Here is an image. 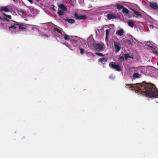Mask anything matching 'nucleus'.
Returning a JSON list of instances; mask_svg holds the SVG:
<instances>
[{"label":"nucleus","instance_id":"nucleus-1","mask_svg":"<svg viewBox=\"0 0 158 158\" xmlns=\"http://www.w3.org/2000/svg\"><path fill=\"white\" fill-rule=\"evenodd\" d=\"M126 87L143 95L150 98L158 97V90L154 85L151 83H147L145 81L143 82L142 84L137 83L133 85L127 84Z\"/></svg>","mask_w":158,"mask_h":158},{"label":"nucleus","instance_id":"nucleus-2","mask_svg":"<svg viewBox=\"0 0 158 158\" xmlns=\"http://www.w3.org/2000/svg\"><path fill=\"white\" fill-rule=\"evenodd\" d=\"M110 68L115 69L117 71H120L121 70V67L118 64H116L114 62H111L109 64Z\"/></svg>","mask_w":158,"mask_h":158},{"label":"nucleus","instance_id":"nucleus-3","mask_svg":"<svg viewBox=\"0 0 158 158\" xmlns=\"http://www.w3.org/2000/svg\"><path fill=\"white\" fill-rule=\"evenodd\" d=\"M93 46L94 47V48L97 51H100L102 50L103 47L102 44H98L96 43H93L92 44Z\"/></svg>","mask_w":158,"mask_h":158},{"label":"nucleus","instance_id":"nucleus-4","mask_svg":"<svg viewBox=\"0 0 158 158\" xmlns=\"http://www.w3.org/2000/svg\"><path fill=\"white\" fill-rule=\"evenodd\" d=\"M74 16L75 18L77 19L85 20L86 18L85 15H79L77 13H75L74 14Z\"/></svg>","mask_w":158,"mask_h":158},{"label":"nucleus","instance_id":"nucleus-5","mask_svg":"<svg viewBox=\"0 0 158 158\" xmlns=\"http://www.w3.org/2000/svg\"><path fill=\"white\" fill-rule=\"evenodd\" d=\"M78 39L79 38L78 37V38H76L75 39L72 38V39H70V42L74 46L76 47L78 45Z\"/></svg>","mask_w":158,"mask_h":158},{"label":"nucleus","instance_id":"nucleus-6","mask_svg":"<svg viewBox=\"0 0 158 158\" xmlns=\"http://www.w3.org/2000/svg\"><path fill=\"white\" fill-rule=\"evenodd\" d=\"M114 46L116 50V52H118L121 49L120 44L118 43H116L115 41L114 42Z\"/></svg>","mask_w":158,"mask_h":158},{"label":"nucleus","instance_id":"nucleus-7","mask_svg":"<svg viewBox=\"0 0 158 158\" xmlns=\"http://www.w3.org/2000/svg\"><path fill=\"white\" fill-rule=\"evenodd\" d=\"M64 39L65 40H69L70 41V39H75L76 38H78V37L74 36H69L67 35H64Z\"/></svg>","mask_w":158,"mask_h":158},{"label":"nucleus","instance_id":"nucleus-8","mask_svg":"<svg viewBox=\"0 0 158 158\" xmlns=\"http://www.w3.org/2000/svg\"><path fill=\"white\" fill-rule=\"evenodd\" d=\"M149 6L151 8L155 10H158V5L156 2H151Z\"/></svg>","mask_w":158,"mask_h":158},{"label":"nucleus","instance_id":"nucleus-9","mask_svg":"<svg viewBox=\"0 0 158 158\" xmlns=\"http://www.w3.org/2000/svg\"><path fill=\"white\" fill-rule=\"evenodd\" d=\"M133 11V12H134L135 15L134 16L136 18H138V16H139L140 17H142V15L138 11L135 10H134L133 9H131Z\"/></svg>","mask_w":158,"mask_h":158},{"label":"nucleus","instance_id":"nucleus-10","mask_svg":"<svg viewBox=\"0 0 158 158\" xmlns=\"http://www.w3.org/2000/svg\"><path fill=\"white\" fill-rule=\"evenodd\" d=\"M141 76L138 73H134L133 75V78L132 80H133L136 78H139Z\"/></svg>","mask_w":158,"mask_h":158},{"label":"nucleus","instance_id":"nucleus-11","mask_svg":"<svg viewBox=\"0 0 158 158\" xmlns=\"http://www.w3.org/2000/svg\"><path fill=\"white\" fill-rule=\"evenodd\" d=\"M107 59L105 58H100L99 59L98 61L101 63L104 64L107 62Z\"/></svg>","mask_w":158,"mask_h":158},{"label":"nucleus","instance_id":"nucleus-12","mask_svg":"<svg viewBox=\"0 0 158 158\" xmlns=\"http://www.w3.org/2000/svg\"><path fill=\"white\" fill-rule=\"evenodd\" d=\"M124 31L123 29L118 30L116 32V34L119 36H122L123 35L124 33Z\"/></svg>","mask_w":158,"mask_h":158},{"label":"nucleus","instance_id":"nucleus-13","mask_svg":"<svg viewBox=\"0 0 158 158\" xmlns=\"http://www.w3.org/2000/svg\"><path fill=\"white\" fill-rule=\"evenodd\" d=\"M107 17L108 19H111L116 18V17L114 15L111 14L108 15Z\"/></svg>","mask_w":158,"mask_h":158},{"label":"nucleus","instance_id":"nucleus-14","mask_svg":"<svg viewBox=\"0 0 158 158\" xmlns=\"http://www.w3.org/2000/svg\"><path fill=\"white\" fill-rule=\"evenodd\" d=\"M64 20L65 21H67L69 23L72 24L75 22V20L72 19H64Z\"/></svg>","mask_w":158,"mask_h":158},{"label":"nucleus","instance_id":"nucleus-15","mask_svg":"<svg viewBox=\"0 0 158 158\" xmlns=\"http://www.w3.org/2000/svg\"><path fill=\"white\" fill-rule=\"evenodd\" d=\"M4 11L6 12H8L9 11V10L6 6H3L0 9V12L2 11Z\"/></svg>","mask_w":158,"mask_h":158},{"label":"nucleus","instance_id":"nucleus-16","mask_svg":"<svg viewBox=\"0 0 158 158\" xmlns=\"http://www.w3.org/2000/svg\"><path fill=\"white\" fill-rule=\"evenodd\" d=\"M60 8L63 11H66L67 10V8L63 4H60L59 6Z\"/></svg>","mask_w":158,"mask_h":158},{"label":"nucleus","instance_id":"nucleus-17","mask_svg":"<svg viewBox=\"0 0 158 158\" xmlns=\"http://www.w3.org/2000/svg\"><path fill=\"white\" fill-rule=\"evenodd\" d=\"M14 22L15 23L14 24L16 25L19 26L20 25L21 26H25V24L21 23H19L18 22L14 21Z\"/></svg>","mask_w":158,"mask_h":158},{"label":"nucleus","instance_id":"nucleus-18","mask_svg":"<svg viewBox=\"0 0 158 158\" xmlns=\"http://www.w3.org/2000/svg\"><path fill=\"white\" fill-rule=\"evenodd\" d=\"M122 11L124 13H125L127 14H128L129 13V10L126 8H123V9Z\"/></svg>","mask_w":158,"mask_h":158},{"label":"nucleus","instance_id":"nucleus-19","mask_svg":"<svg viewBox=\"0 0 158 158\" xmlns=\"http://www.w3.org/2000/svg\"><path fill=\"white\" fill-rule=\"evenodd\" d=\"M127 23L128 25L131 27H134V23L132 21H129L127 22Z\"/></svg>","mask_w":158,"mask_h":158},{"label":"nucleus","instance_id":"nucleus-20","mask_svg":"<svg viewBox=\"0 0 158 158\" xmlns=\"http://www.w3.org/2000/svg\"><path fill=\"white\" fill-rule=\"evenodd\" d=\"M18 11L19 13H20L22 14H23L25 12V10L22 9H19L18 10Z\"/></svg>","mask_w":158,"mask_h":158},{"label":"nucleus","instance_id":"nucleus-21","mask_svg":"<svg viewBox=\"0 0 158 158\" xmlns=\"http://www.w3.org/2000/svg\"><path fill=\"white\" fill-rule=\"evenodd\" d=\"M116 6L118 9L120 10L122 9H123L124 6L121 5H117Z\"/></svg>","mask_w":158,"mask_h":158},{"label":"nucleus","instance_id":"nucleus-22","mask_svg":"<svg viewBox=\"0 0 158 158\" xmlns=\"http://www.w3.org/2000/svg\"><path fill=\"white\" fill-rule=\"evenodd\" d=\"M54 29L55 31H56L58 32L61 34V35H63L61 31L58 28H57V27H54Z\"/></svg>","mask_w":158,"mask_h":158},{"label":"nucleus","instance_id":"nucleus-23","mask_svg":"<svg viewBox=\"0 0 158 158\" xmlns=\"http://www.w3.org/2000/svg\"><path fill=\"white\" fill-rule=\"evenodd\" d=\"M64 12L61 10H59L57 13L59 16H62L64 14Z\"/></svg>","mask_w":158,"mask_h":158},{"label":"nucleus","instance_id":"nucleus-24","mask_svg":"<svg viewBox=\"0 0 158 158\" xmlns=\"http://www.w3.org/2000/svg\"><path fill=\"white\" fill-rule=\"evenodd\" d=\"M106 34L105 40H106L107 39L108 36V35L109 33V30L106 29Z\"/></svg>","mask_w":158,"mask_h":158},{"label":"nucleus","instance_id":"nucleus-25","mask_svg":"<svg viewBox=\"0 0 158 158\" xmlns=\"http://www.w3.org/2000/svg\"><path fill=\"white\" fill-rule=\"evenodd\" d=\"M130 57V56H129L128 53L124 55V57L126 60H127L128 58Z\"/></svg>","mask_w":158,"mask_h":158},{"label":"nucleus","instance_id":"nucleus-26","mask_svg":"<svg viewBox=\"0 0 158 158\" xmlns=\"http://www.w3.org/2000/svg\"><path fill=\"white\" fill-rule=\"evenodd\" d=\"M0 18L3 21H6L7 22H9V20L6 18H1L0 17Z\"/></svg>","mask_w":158,"mask_h":158},{"label":"nucleus","instance_id":"nucleus-27","mask_svg":"<svg viewBox=\"0 0 158 158\" xmlns=\"http://www.w3.org/2000/svg\"><path fill=\"white\" fill-rule=\"evenodd\" d=\"M149 47L151 48H153L154 49V50H156L155 48H154L153 47V46H149ZM153 52L155 53V54H157V55H158V52H156V51H154V50H153Z\"/></svg>","mask_w":158,"mask_h":158},{"label":"nucleus","instance_id":"nucleus-28","mask_svg":"<svg viewBox=\"0 0 158 158\" xmlns=\"http://www.w3.org/2000/svg\"><path fill=\"white\" fill-rule=\"evenodd\" d=\"M95 54L96 55L100 56H104V55L101 53L96 52L95 53Z\"/></svg>","mask_w":158,"mask_h":158},{"label":"nucleus","instance_id":"nucleus-29","mask_svg":"<svg viewBox=\"0 0 158 158\" xmlns=\"http://www.w3.org/2000/svg\"><path fill=\"white\" fill-rule=\"evenodd\" d=\"M11 29H13V30L12 31H14V30H15L16 27L15 26L13 25V26H12L10 27H9V29L10 30H11Z\"/></svg>","mask_w":158,"mask_h":158},{"label":"nucleus","instance_id":"nucleus-30","mask_svg":"<svg viewBox=\"0 0 158 158\" xmlns=\"http://www.w3.org/2000/svg\"><path fill=\"white\" fill-rule=\"evenodd\" d=\"M80 53L81 54H82L84 53L85 50L82 48H80Z\"/></svg>","mask_w":158,"mask_h":158},{"label":"nucleus","instance_id":"nucleus-31","mask_svg":"<svg viewBox=\"0 0 158 158\" xmlns=\"http://www.w3.org/2000/svg\"><path fill=\"white\" fill-rule=\"evenodd\" d=\"M4 15L5 16L7 17L9 19H11V15H6L5 13H4Z\"/></svg>","mask_w":158,"mask_h":158},{"label":"nucleus","instance_id":"nucleus-32","mask_svg":"<svg viewBox=\"0 0 158 158\" xmlns=\"http://www.w3.org/2000/svg\"><path fill=\"white\" fill-rule=\"evenodd\" d=\"M24 26H19V29L20 30H24L26 29V28L24 27H24Z\"/></svg>","mask_w":158,"mask_h":158},{"label":"nucleus","instance_id":"nucleus-33","mask_svg":"<svg viewBox=\"0 0 158 158\" xmlns=\"http://www.w3.org/2000/svg\"><path fill=\"white\" fill-rule=\"evenodd\" d=\"M119 60L121 61H123L124 60V58L123 56H121L119 58Z\"/></svg>","mask_w":158,"mask_h":158},{"label":"nucleus","instance_id":"nucleus-34","mask_svg":"<svg viewBox=\"0 0 158 158\" xmlns=\"http://www.w3.org/2000/svg\"><path fill=\"white\" fill-rule=\"evenodd\" d=\"M149 27L151 29H152L154 27V26L152 25H149Z\"/></svg>","mask_w":158,"mask_h":158},{"label":"nucleus","instance_id":"nucleus-35","mask_svg":"<svg viewBox=\"0 0 158 158\" xmlns=\"http://www.w3.org/2000/svg\"><path fill=\"white\" fill-rule=\"evenodd\" d=\"M127 43H128V44L130 45L131 44V41L130 40H128L127 41Z\"/></svg>","mask_w":158,"mask_h":158},{"label":"nucleus","instance_id":"nucleus-36","mask_svg":"<svg viewBox=\"0 0 158 158\" xmlns=\"http://www.w3.org/2000/svg\"><path fill=\"white\" fill-rule=\"evenodd\" d=\"M30 3H33V0H27Z\"/></svg>","mask_w":158,"mask_h":158},{"label":"nucleus","instance_id":"nucleus-37","mask_svg":"<svg viewBox=\"0 0 158 158\" xmlns=\"http://www.w3.org/2000/svg\"><path fill=\"white\" fill-rule=\"evenodd\" d=\"M65 45L69 48L70 47L69 44L67 43H66V44Z\"/></svg>","mask_w":158,"mask_h":158},{"label":"nucleus","instance_id":"nucleus-38","mask_svg":"<svg viewBox=\"0 0 158 158\" xmlns=\"http://www.w3.org/2000/svg\"><path fill=\"white\" fill-rule=\"evenodd\" d=\"M130 58H131L132 59H133L134 58V57L133 55H131V56H130Z\"/></svg>","mask_w":158,"mask_h":158},{"label":"nucleus","instance_id":"nucleus-39","mask_svg":"<svg viewBox=\"0 0 158 158\" xmlns=\"http://www.w3.org/2000/svg\"><path fill=\"white\" fill-rule=\"evenodd\" d=\"M66 43H62V44H64L65 45H66Z\"/></svg>","mask_w":158,"mask_h":158},{"label":"nucleus","instance_id":"nucleus-40","mask_svg":"<svg viewBox=\"0 0 158 158\" xmlns=\"http://www.w3.org/2000/svg\"><path fill=\"white\" fill-rule=\"evenodd\" d=\"M66 43H62V44H64L65 45H66Z\"/></svg>","mask_w":158,"mask_h":158},{"label":"nucleus","instance_id":"nucleus-41","mask_svg":"<svg viewBox=\"0 0 158 158\" xmlns=\"http://www.w3.org/2000/svg\"><path fill=\"white\" fill-rule=\"evenodd\" d=\"M53 10H55V9H54V8H53Z\"/></svg>","mask_w":158,"mask_h":158},{"label":"nucleus","instance_id":"nucleus-42","mask_svg":"<svg viewBox=\"0 0 158 158\" xmlns=\"http://www.w3.org/2000/svg\"><path fill=\"white\" fill-rule=\"evenodd\" d=\"M157 65H158V62L157 63Z\"/></svg>","mask_w":158,"mask_h":158}]
</instances>
